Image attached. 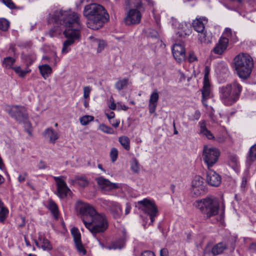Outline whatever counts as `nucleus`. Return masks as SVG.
<instances>
[{
	"label": "nucleus",
	"mask_w": 256,
	"mask_h": 256,
	"mask_svg": "<svg viewBox=\"0 0 256 256\" xmlns=\"http://www.w3.org/2000/svg\"><path fill=\"white\" fill-rule=\"evenodd\" d=\"M52 18L55 21L66 26L64 34L67 40L64 42L62 50V53L66 54L70 50V46L80 38L81 24L78 15L74 12L59 11L56 12Z\"/></svg>",
	"instance_id": "obj_1"
},
{
	"label": "nucleus",
	"mask_w": 256,
	"mask_h": 256,
	"mask_svg": "<svg viewBox=\"0 0 256 256\" xmlns=\"http://www.w3.org/2000/svg\"><path fill=\"white\" fill-rule=\"evenodd\" d=\"M76 208L82 215V218L86 227L93 234L102 232L108 228V222L104 214L96 212L91 205L78 202Z\"/></svg>",
	"instance_id": "obj_2"
},
{
	"label": "nucleus",
	"mask_w": 256,
	"mask_h": 256,
	"mask_svg": "<svg viewBox=\"0 0 256 256\" xmlns=\"http://www.w3.org/2000/svg\"><path fill=\"white\" fill-rule=\"evenodd\" d=\"M83 14L87 19L88 27L94 30L101 28L109 20V15L104 7L96 3L86 5Z\"/></svg>",
	"instance_id": "obj_3"
},
{
	"label": "nucleus",
	"mask_w": 256,
	"mask_h": 256,
	"mask_svg": "<svg viewBox=\"0 0 256 256\" xmlns=\"http://www.w3.org/2000/svg\"><path fill=\"white\" fill-rule=\"evenodd\" d=\"M242 89V86L239 83L234 81L220 88V99L224 105L232 106L239 100Z\"/></svg>",
	"instance_id": "obj_4"
},
{
	"label": "nucleus",
	"mask_w": 256,
	"mask_h": 256,
	"mask_svg": "<svg viewBox=\"0 0 256 256\" xmlns=\"http://www.w3.org/2000/svg\"><path fill=\"white\" fill-rule=\"evenodd\" d=\"M234 63L235 69L240 78L245 80L250 76L254 62L249 54L242 53L237 55L234 58Z\"/></svg>",
	"instance_id": "obj_5"
},
{
	"label": "nucleus",
	"mask_w": 256,
	"mask_h": 256,
	"mask_svg": "<svg viewBox=\"0 0 256 256\" xmlns=\"http://www.w3.org/2000/svg\"><path fill=\"white\" fill-rule=\"evenodd\" d=\"M6 112L10 116L14 118L19 123H23L25 127L27 128L26 132L30 134V130L29 128L30 127V124L28 122V116L26 108L22 106H6L5 107Z\"/></svg>",
	"instance_id": "obj_6"
},
{
	"label": "nucleus",
	"mask_w": 256,
	"mask_h": 256,
	"mask_svg": "<svg viewBox=\"0 0 256 256\" xmlns=\"http://www.w3.org/2000/svg\"><path fill=\"white\" fill-rule=\"evenodd\" d=\"M196 206L202 212L206 215L207 217H211L216 215L219 210V202L214 198L208 196L196 202Z\"/></svg>",
	"instance_id": "obj_7"
},
{
	"label": "nucleus",
	"mask_w": 256,
	"mask_h": 256,
	"mask_svg": "<svg viewBox=\"0 0 256 256\" xmlns=\"http://www.w3.org/2000/svg\"><path fill=\"white\" fill-rule=\"evenodd\" d=\"M210 72V68L208 66H206L204 70L203 86L200 90L202 95V102L205 107H207L208 106V100L212 97L211 85L208 78Z\"/></svg>",
	"instance_id": "obj_8"
},
{
	"label": "nucleus",
	"mask_w": 256,
	"mask_h": 256,
	"mask_svg": "<svg viewBox=\"0 0 256 256\" xmlns=\"http://www.w3.org/2000/svg\"><path fill=\"white\" fill-rule=\"evenodd\" d=\"M139 209H140L144 213L146 214L150 218V222L149 224H152L156 216L158 210L154 201L148 198H144L138 202Z\"/></svg>",
	"instance_id": "obj_9"
},
{
	"label": "nucleus",
	"mask_w": 256,
	"mask_h": 256,
	"mask_svg": "<svg viewBox=\"0 0 256 256\" xmlns=\"http://www.w3.org/2000/svg\"><path fill=\"white\" fill-rule=\"evenodd\" d=\"M220 156L219 150L214 148H208L204 146L203 150L202 157L204 162L210 168L218 162Z\"/></svg>",
	"instance_id": "obj_10"
},
{
	"label": "nucleus",
	"mask_w": 256,
	"mask_h": 256,
	"mask_svg": "<svg viewBox=\"0 0 256 256\" xmlns=\"http://www.w3.org/2000/svg\"><path fill=\"white\" fill-rule=\"evenodd\" d=\"M126 16L124 18V22L126 25L136 24L140 22L142 18L141 10L142 8H129Z\"/></svg>",
	"instance_id": "obj_11"
},
{
	"label": "nucleus",
	"mask_w": 256,
	"mask_h": 256,
	"mask_svg": "<svg viewBox=\"0 0 256 256\" xmlns=\"http://www.w3.org/2000/svg\"><path fill=\"white\" fill-rule=\"evenodd\" d=\"M64 178V176L54 177L56 186V194L62 199L66 198L68 194L71 192L70 190L68 188L64 180L62 179Z\"/></svg>",
	"instance_id": "obj_12"
},
{
	"label": "nucleus",
	"mask_w": 256,
	"mask_h": 256,
	"mask_svg": "<svg viewBox=\"0 0 256 256\" xmlns=\"http://www.w3.org/2000/svg\"><path fill=\"white\" fill-rule=\"evenodd\" d=\"M96 180L101 189L104 190L110 191L122 188L121 184L112 182L108 179L102 176L96 178Z\"/></svg>",
	"instance_id": "obj_13"
},
{
	"label": "nucleus",
	"mask_w": 256,
	"mask_h": 256,
	"mask_svg": "<svg viewBox=\"0 0 256 256\" xmlns=\"http://www.w3.org/2000/svg\"><path fill=\"white\" fill-rule=\"evenodd\" d=\"M206 172V182L207 184L212 186L218 187L222 182L221 176L210 168Z\"/></svg>",
	"instance_id": "obj_14"
},
{
	"label": "nucleus",
	"mask_w": 256,
	"mask_h": 256,
	"mask_svg": "<svg viewBox=\"0 0 256 256\" xmlns=\"http://www.w3.org/2000/svg\"><path fill=\"white\" fill-rule=\"evenodd\" d=\"M206 190L202 178L200 176H196L193 179V193L198 196L204 194Z\"/></svg>",
	"instance_id": "obj_15"
},
{
	"label": "nucleus",
	"mask_w": 256,
	"mask_h": 256,
	"mask_svg": "<svg viewBox=\"0 0 256 256\" xmlns=\"http://www.w3.org/2000/svg\"><path fill=\"white\" fill-rule=\"evenodd\" d=\"M229 43L228 38L224 36H221L213 48L212 52L216 54L222 55L226 50Z\"/></svg>",
	"instance_id": "obj_16"
},
{
	"label": "nucleus",
	"mask_w": 256,
	"mask_h": 256,
	"mask_svg": "<svg viewBox=\"0 0 256 256\" xmlns=\"http://www.w3.org/2000/svg\"><path fill=\"white\" fill-rule=\"evenodd\" d=\"M172 52L174 59L178 63L186 59L185 50L182 44H175L173 46Z\"/></svg>",
	"instance_id": "obj_17"
},
{
	"label": "nucleus",
	"mask_w": 256,
	"mask_h": 256,
	"mask_svg": "<svg viewBox=\"0 0 256 256\" xmlns=\"http://www.w3.org/2000/svg\"><path fill=\"white\" fill-rule=\"evenodd\" d=\"M102 204L107 206L114 218H118L120 216L122 213V210L118 203L113 201L104 200H102Z\"/></svg>",
	"instance_id": "obj_18"
},
{
	"label": "nucleus",
	"mask_w": 256,
	"mask_h": 256,
	"mask_svg": "<svg viewBox=\"0 0 256 256\" xmlns=\"http://www.w3.org/2000/svg\"><path fill=\"white\" fill-rule=\"evenodd\" d=\"M59 11H62V12H72L70 10H55L51 15H50V22H53L54 24L55 25L54 28H51L48 34L50 37H54L56 36L57 34H60V32L62 31V28H66V26H65L64 24H59L57 22L54 20V19L52 18L53 15L54 14V13L56 12H59Z\"/></svg>",
	"instance_id": "obj_19"
},
{
	"label": "nucleus",
	"mask_w": 256,
	"mask_h": 256,
	"mask_svg": "<svg viewBox=\"0 0 256 256\" xmlns=\"http://www.w3.org/2000/svg\"><path fill=\"white\" fill-rule=\"evenodd\" d=\"M122 236L120 238L112 242L110 244L107 246L106 248L109 250H121L125 246L126 242L127 240L126 231L124 230L122 231Z\"/></svg>",
	"instance_id": "obj_20"
},
{
	"label": "nucleus",
	"mask_w": 256,
	"mask_h": 256,
	"mask_svg": "<svg viewBox=\"0 0 256 256\" xmlns=\"http://www.w3.org/2000/svg\"><path fill=\"white\" fill-rule=\"evenodd\" d=\"M36 245L44 250H50L52 246L50 241L40 234H39L38 240L34 241Z\"/></svg>",
	"instance_id": "obj_21"
},
{
	"label": "nucleus",
	"mask_w": 256,
	"mask_h": 256,
	"mask_svg": "<svg viewBox=\"0 0 256 256\" xmlns=\"http://www.w3.org/2000/svg\"><path fill=\"white\" fill-rule=\"evenodd\" d=\"M208 22V19L204 16L196 18L193 20V28L198 32H203L204 30V26Z\"/></svg>",
	"instance_id": "obj_22"
},
{
	"label": "nucleus",
	"mask_w": 256,
	"mask_h": 256,
	"mask_svg": "<svg viewBox=\"0 0 256 256\" xmlns=\"http://www.w3.org/2000/svg\"><path fill=\"white\" fill-rule=\"evenodd\" d=\"M159 98L158 94L156 90L150 94L148 103L149 112L150 114L154 113Z\"/></svg>",
	"instance_id": "obj_23"
},
{
	"label": "nucleus",
	"mask_w": 256,
	"mask_h": 256,
	"mask_svg": "<svg viewBox=\"0 0 256 256\" xmlns=\"http://www.w3.org/2000/svg\"><path fill=\"white\" fill-rule=\"evenodd\" d=\"M69 182L72 185L78 184L82 188L88 186L89 184L84 176H76L74 178L70 179Z\"/></svg>",
	"instance_id": "obj_24"
},
{
	"label": "nucleus",
	"mask_w": 256,
	"mask_h": 256,
	"mask_svg": "<svg viewBox=\"0 0 256 256\" xmlns=\"http://www.w3.org/2000/svg\"><path fill=\"white\" fill-rule=\"evenodd\" d=\"M192 24L190 22L182 24V28L176 32V34L180 38H184L192 32Z\"/></svg>",
	"instance_id": "obj_25"
},
{
	"label": "nucleus",
	"mask_w": 256,
	"mask_h": 256,
	"mask_svg": "<svg viewBox=\"0 0 256 256\" xmlns=\"http://www.w3.org/2000/svg\"><path fill=\"white\" fill-rule=\"evenodd\" d=\"M43 136L45 138H48L49 142L52 144H54L59 138L58 132L52 128H46L43 132Z\"/></svg>",
	"instance_id": "obj_26"
},
{
	"label": "nucleus",
	"mask_w": 256,
	"mask_h": 256,
	"mask_svg": "<svg viewBox=\"0 0 256 256\" xmlns=\"http://www.w3.org/2000/svg\"><path fill=\"white\" fill-rule=\"evenodd\" d=\"M198 125L200 128V134L205 136L210 140L213 139L214 138L212 134L206 128L204 120L200 122Z\"/></svg>",
	"instance_id": "obj_27"
},
{
	"label": "nucleus",
	"mask_w": 256,
	"mask_h": 256,
	"mask_svg": "<svg viewBox=\"0 0 256 256\" xmlns=\"http://www.w3.org/2000/svg\"><path fill=\"white\" fill-rule=\"evenodd\" d=\"M46 208L50 211L55 219L58 217V207L56 204L52 200H48Z\"/></svg>",
	"instance_id": "obj_28"
},
{
	"label": "nucleus",
	"mask_w": 256,
	"mask_h": 256,
	"mask_svg": "<svg viewBox=\"0 0 256 256\" xmlns=\"http://www.w3.org/2000/svg\"><path fill=\"white\" fill-rule=\"evenodd\" d=\"M256 160V144L252 146L250 149L246 156V162L250 166L254 160Z\"/></svg>",
	"instance_id": "obj_29"
},
{
	"label": "nucleus",
	"mask_w": 256,
	"mask_h": 256,
	"mask_svg": "<svg viewBox=\"0 0 256 256\" xmlns=\"http://www.w3.org/2000/svg\"><path fill=\"white\" fill-rule=\"evenodd\" d=\"M40 73L44 79H46L52 72V68L48 64H45L38 66Z\"/></svg>",
	"instance_id": "obj_30"
},
{
	"label": "nucleus",
	"mask_w": 256,
	"mask_h": 256,
	"mask_svg": "<svg viewBox=\"0 0 256 256\" xmlns=\"http://www.w3.org/2000/svg\"><path fill=\"white\" fill-rule=\"evenodd\" d=\"M198 33V39L202 44H208L212 42V36H208L206 32L204 31Z\"/></svg>",
	"instance_id": "obj_31"
},
{
	"label": "nucleus",
	"mask_w": 256,
	"mask_h": 256,
	"mask_svg": "<svg viewBox=\"0 0 256 256\" xmlns=\"http://www.w3.org/2000/svg\"><path fill=\"white\" fill-rule=\"evenodd\" d=\"M211 248L213 254L216 256L222 254L227 248V246L226 244L222 242H219L215 244Z\"/></svg>",
	"instance_id": "obj_32"
},
{
	"label": "nucleus",
	"mask_w": 256,
	"mask_h": 256,
	"mask_svg": "<svg viewBox=\"0 0 256 256\" xmlns=\"http://www.w3.org/2000/svg\"><path fill=\"white\" fill-rule=\"evenodd\" d=\"M15 62L16 60L14 58L10 56H8L4 59L2 66L5 68L12 69L14 68L12 66Z\"/></svg>",
	"instance_id": "obj_33"
},
{
	"label": "nucleus",
	"mask_w": 256,
	"mask_h": 256,
	"mask_svg": "<svg viewBox=\"0 0 256 256\" xmlns=\"http://www.w3.org/2000/svg\"><path fill=\"white\" fill-rule=\"evenodd\" d=\"M118 141L123 148L126 150L130 149V140L128 137L122 136L119 138Z\"/></svg>",
	"instance_id": "obj_34"
},
{
	"label": "nucleus",
	"mask_w": 256,
	"mask_h": 256,
	"mask_svg": "<svg viewBox=\"0 0 256 256\" xmlns=\"http://www.w3.org/2000/svg\"><path fill=\"white\" fill-rule=\"evenodd\" d=\"M128 78L119 79L115 84V87L118 90H120L128 86Z\"/></svg>",
	"instance_id": "obj_35"
},
{
	"label": "nucleus",
	"mask_w": 256,
	"mask_h": 256,
	"mask_svg": "<svg viewBox=\"0 0 256 256\" xmlns=\"http://www.w3.org/2000/svg\"><path fill=\"white\" fill-rule=\"evenodd\" d=\"M130 168L134 172L138 174L140 172V164L138 160L136 158H132L130 161Z\"/></svg>",
	"instance_id": "obj_36"
},
{
	"label": "nucleus",
	"mask_w": 256,
	"mask_h": 256,
	"mask_svg": "<svg viewBox=\"0 0 256 256\" xmlns=\"http://www.w3.org/2000/svg\"><path fill=\"white\" fill-rule=\"evenodd\" d=\"M12 69L14 70L16 73L21 78H24L27 74L31 72V70L29 68H26V70H22L20 66L14 67Z\"/></svg>",
	"instance_id": "obj_37"
},
{
	"label": "nucleus",
	"mask_w": 256,
	"mask_h": 256,
	"mask_svg": "<svg viewBox=\"0 0 256 256\" xmlns=\"http://www.w3.org/2000/svg\"><path fill=\"white\" fill-rule=\"evenodd\" d=\"M94 38V42L98 45L97 52H100L104 50L106 46V43L103 40Z\"/></svg>",
	"instance_id": "obj_38"
},
{
	"label": "nucleus",
	"mask_w": 256,
	"mask_h": 256,
	"mask_svg": "<svg viewBox=\"0 0 256 256\" xmlns=\"http://www.w3.org/2000/svg\"><path fill=\"white\" fill-rule=\"evenodd\" d=\"M10 27V22L4 18H0V30L6 32Z\"/></svg>",
	"instance_id": "obj_39"
},
{
	"label": "nucleus",
	"mask_w": 256,
	"mask_h": 256,
	"mask_svg": "<svg viewBox=\"0 0 256 256\" xmlns=\"http://www.w3.org/2000/svg\"><path fill=\"white\" fill-rule=\"evenodd\" d=\"M94 120V117L93 116L86 115L80 118V122L82 125L86 126L90 122L93 121Z\"/></svg>",
	"instance_id": "obj_40"
},
{
	"label": "nucleus",
	"mask_w": 256,
	"mask_h": 256,
	"mask_svg": "<svg viewBox=\"0 0 256 256\" xmlns=\"http://www.w3.org/2000/svg\"><path fill=\"white\" fill-rule=\"evenodd\" d=\"M98 129L103 132L107 134H114V130L110 126H108L104 124H100L98 126Z\"/></svg>",
	"instance_id": "obj_41"
},
{
	"label": "nucleus",
	"mask_w": 256,
	"mask_h": 256,
	"mask_svg": "<svg viewBox=\"0 0 256 256\" xmlns=\"http://www.w3.org/2000/svg\"><path fill=\"white\" fill-rule=\"evenodd\" d=\"M71 233L73 236L74 242L81 240L80 234L78 228H73L71 230Z\"/></svg>",
	"instance_id": "obj_42"
},
{
	"label": "nucleus",
	"mask_w": 256,
	"mask_h": 256,
	"mask_svg": "<svg viewBox=\"0 0 256 256\" xmlns=\"http://www.w3.org/2000/svg\"><path fill=\"white\" fill-rule=\"evenodd\" d=\"M8 210L4 206L0 208V222H3L6 219Z\"/></svg>",
	"instance_id": "obj_43"
},
{
	"label": "nucleus",
	"mask_w": 256,
	"mask_h": 256,
	"mask_svg": "<svg viewBox=\"0 0 256 256\" xmlns=\"http://www.w3.org/2000/svg\"><path fill=\"white\" fill-rule=\"evenodd\" d=\"M74 243L78 252L82 255H84L86 254V250L84 249L81 240L75 242Z\"/></svg>",
	"instance_id": "obj_44"
},
{
	"label": "nucleus",
	"mask_w": 256,
	"mask_h": 256,
	"mask_svg": "<svg viewBox=\"0 0 256 256\" xmlns=\"http://www.w3.org/2000/svg\"><path fill=\"white\" fill-rule=\"evenodd\" d=\"M110 157L112 162H114L116 160L118 156V150L115 148H112L110 152Z\"/></svg>",
	"instance_id": "obj_45"
},
{
	"label": "nucleus",
	"mask_w": 256,
	"mask_h": 256,
	"mask_svg": "<svg viewBox=\"0 0 256 256\" xmlns=\"http://www.w3.org/2000/svg\"><path fill=\"white\" fill-rule=\"evenodd\" d=\"M135 0H126V6L128 7L129 8H142V4H136Z\"/></svg>",
	"instance_id": "obj_46"
},
{
	"label": "nucleus",
	"mask_w": 256,
	"mask_h": 256,
	"mask_svg": "<svg viewBox=\"0 0 256 256\" xmlns=\"http://www.w3.org/2000/svg\"><path fill=\"white\" fill-rule=\"evenodd\" d=\"M238 158L235 155H230L228 156V163L232 167L234 168L237 166Z\"/></svg>",
	"instance_id": "obj_47"
},
{
	"label": "nucleus",
	"mask_w": 256,
	"mask_h": 256,
	"mask_svg": "<svg viewBox=\"0 0 256 256\" xmlns=\"http://www.w3.org/2000/svg\"><path fill=\"white\" fill-rule=\"evenodd\" d=\"M146 33L148 36L152 38H156L158 36L157 31L152 28L148 29L147 30Z\"/></svg>",
	"instance_id": "obj_48"
},
{
	"label": "nucleus",
	"mask_w": 256,
	"mask_h": 256,
	"mask_svg": "<svg viewBox=\"0 0 256 256\" xmlns=\"http://www.w3.org/2000/svg\"><path fill=\"white\" fill-rule=\"evenodd\" d=\"M214 110L212 108H211L209 112V117L212 122L217 124L218 120L216 118V116L214 114Z\"/></svg>",
	"instance_id": "obj_49"
},
{
	"label": "nucleus",
	"mask_w": 256,
	"mask_h": 256,
	"mask_svg": "<svg viewBox=\"0 0 256 256\" xmlns=\"http://www.w3.org/2000/svg\"><path fill=\"white\" fill-rule=\"evenodd\" d=\"M204 256H215L212 252V250L210 246H207L204 251Z\"/></svg>",
	"instance_id": "obj_50"
},
{
	"label": "nucleus",
	"mask_w": 256,
	"mask_h": 256,
	"mask_svg": "<svg viewBox=\"0 0 256 256\" xmlns=\"http://www.w3.org/2000/svg\"><path fill=\"white\" fill-rule=\"evenodd\" d=\"M91 90L92 88L89 86H84V98L85 99H86L88 98H89Z\"/></svg>",
	"instance_id": "obj_51"
},
{
	"label": "nucleus",
	"mask_w": 256,
	"mask_h": 256,
	"mask_svg": "<svg viewBox=\"0 0 256 256\" xmlns=\"http://www.w3.org/2000/svg\"><path fill=\"white\" fill-rule=\"evenodd\" d=\"M1 1L10 9H13L15 8L14 4L12 0H1Z\"/></svg>",
	"instance_id": "obj_52"
},
{
	"label": "nucleus",
	"mask_w": 256,
	"mask_h": 256,
	"mask_svg": "<svg viewBox=\"0 0 256 256\" xmlns=\"http://www.w3.org/2000/svg\"><path fill=\"white\" fill-rule=\"evenodd\" d=\"M233 32L230 28H225L224 32V34H225L228 37H231L232 36Z\"/></svg>",
	"instance_id": "obj_53"
},
{
	"label": "nucleus",
	"mask_w": 256,
	"mask_h": 256,
	"mask_svg": "<svg viewBox=\"0 0 256 256\" xmlns=\"http://www.w3.org/2000/svg\"><path fill=\"white\" fill-rule=\"evenodd\" d=\"M128 109V107L126 106L125 105H122L120 102H117L116 103V110H126Z\"/></svg>",
	"instance_id": "obj_54"
},
{
	"label": "nucleus",
	"mask_w": 256,
	"mask_h": 256,
	"mask_svg": "<svg viewBox=\"0 0 256 256\" xmlns=\"http://www.w3.org/2000/svg\"><path fill=\"white\" fill-rule=\"evenodd\" d=\"M27 176L28 174L26 173H24L23 174H20L18 178V182H24L26 180Z\"/></svg>",
	"instance_id": "obj_55"
},
{
	"label": "nucleus",
	"mask_w": 256,
	"mask_h": 256,
	"mask_svg": "<svg viewBox=\"0 0 256 256\" xmlns=\"http://www.w3.org/2000/svg\"><path fill=\"white\" fill-rule=\"evenodd\" d=\"M142 256H155V255L152 251L145 250L142 253Z\"/></svg>",
	"instance_id": "obj_56"
},
{
	"label": "nucleus",
	"mask_w": 256,
	"mask_h": 256,
	"mask_svg": "<svg viewBox=\"0 0 256 256\" xmlns=\"http://www.w3.org/2000/svg\"><path fill=\"white\" fill-rule=\"evenodd\" d=\"M110 123L114 128H118L119 126L120 120H110Z\"/></svg>",
	"instance_id": "obj_57"
},
{
	"label": "nucleus",
	"mask_w": 256,
	"mask_h": 256,
	"mask_svg": "<svg viewBox=\"0 0 256 256\" xmlns=\"http://www.w3.org/2000/svg\"><path fill=\"white\" fill-rule=\"evenodd\" d=\"M38 166L39 169H45L47 168L46 164L42 160H40Z\"/></svg>",
	"instance_id": "obj_58"
},
{
	"label": "nucleus",
	"mask_w": 256,
	"mask_h": 256,
	"mask_svg": "<svg viewBox=\"0 0 256 256\" xmlns=\"http://www.w3.org/2000/svg\"><path fill=\"white\" fill-rule=\"evenodd\" d=\"M160 256H168V252L166 248H164L160 250Z\"/></svg>",
	"instance_id": "obj_59"
},
{
	"label": "nucleus",
	"mask_w": 256,
	"mask_h": 256,
	"mask_svg": "<svg viewBox=\"0 0 256 256\" xmlns=\"http://www.w3.org/2000/svg\"><path fill=\"white\" fill-rule=\"evenodd\" d=\"M106 117L108 119L109 121L112 120H111L114 118L115 116L114 113L112 112H110L109 114L106 113Z\"/></svg>",
	"instance_id": "obj_60"
},
{
	"label": "nucleus",
	"mask_w": 256,
	"mask_h": 256,
	"mask_svg": "<svg viewBox=\"0 0 256 256\" xmlns=\"http://www.w3.org/2000/svg\"><path fill=\"white\" fill-rule=\"evenodd\" d=\"M200 115L201 114L199 110H196L194 116V118L196 120H198L200 118Z\"/></svg>",
	"instance_id": "obj_61"
},
{
	"label": "nucleus",
	"mask_w": 256,
	"mask_h": 256,
	"mask_svg": "<svg viewBox=\"0 0 256 256\" xmlns=\"http://www.w3.org/2000/svg\"><path fill=\"white\" fill-rule=\"evenodd\" d=\"M230 40L234 42V43H235L236 42H238V38L236 37V34H235V32H234L232 34V36H231V37H230Z\"/></svg>",
	"instance_id": "obj_62"
},
{
	"label": "nucleus",
	"mask_w": 256,
	"mask_h": 256,
	"mask_svg": "<svg viewBox=\"0 0 256 256\" xmlns=\"http://www.w3.org/2000/svg\"><path fill=\"white\" fill-rule=\"evenodd\" d=\"M109 108L112 110H116V103L115 104L114 102H112L111 104L109 106Z\"/></svg>",
	"instance_id": "obj_63"
},
{
	"label": "nucleus",
	"mask_w": 256,
	"mask_h": 256,
	"mask_svg": "<svg viewBox=\"0 0 256 256\" xmlns=\"http://www.w3.org/2000/svg\"><path fill=\"white\" fill-rule=\"evenodd\" d=\"M130 207L128 206H127L126 207V208L125 210V214H129V212H130Z\"/></svg>",
	"instance_id": "obj_64"
}]
</instances>
